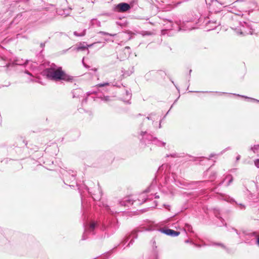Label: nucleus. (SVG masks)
Masks as SVG:
<instances>
[{
	"mask_svg": "<svg viewBox=\"0 0 259 259\" xmlns=\"http://www.w3.org/2000/svg\"><path fill=\"white\" fill-rule=\"evenodd\" d=\"M126 97L125 98V100H128L131 99L132 97V94L130 91H126Z\"/></svg>",
	"mask_w": 259,
	"mask_h": 259,
	"instance_id": "obj_25",
	"label": "nucleus"
},
{
	"mask_svg": "<svg viewBox=\"0 0 259 259\" xmlns=\"http://www.w3.org/2000/svg\"><path fill=\"white\" fill-rule=\"evenodd\" d=\"M257 244L259 245V237L257 239Z\"/></svg>",
	"mask_w": 259,
	"mask_h": 259,
	"instance_id": "obj_44",
	"label": "nucleus"
},
{
	"mask_svg": "<svg viewBox=\"0 0 259 259\" xmlns=\"http://www.w3.org/2000/svg\"><path fill=\"white\" fill-rule=\"evenodd\" d=\"M86 188L87 190L88 191L89 193L91 194L93 198L95 200H98L101 199V196H102V191L101 189L100 188L99 185L96 186L94 190L90 189L87 187H86Z\"/></svg>",
	"mask_w": 259,
	"mask_h": 259,
	"instance_id": "obj_5",
	"label": "nucleus"
},
{
	"mask_svg": "<svg viewBox=\"0 0 259 259\" xmlns=\"http://www.w3.org/2000/svg\"><path fill=\"white\" fill-rule=\"evenodd\" d=\"M240 159V155H238L236 157V160L238 161L239 160V159Z\"/></svg>",
	"mask_w": 259,
	"mask_h": 259,
	"instance_id": "obj_34",
	"label": "nucleus"
},
{
	"mask_svg": "<svg viewBox=\"0 0 259 259\" xmlns=\"http://www.w3.org/2000/svg\"><path fill=\"white\" fill-rule=\"evenodd\" d=\"M214 155H215V154H211L210 155V158L213 157Z\"/></svg>",
	"mask_w": 259,
	"mask_h": 259,
	"instance_id": "obj_39",
	"label": "nucleus"
},
{
	"mask_svg": "<svg viewBox=\"0 0 259 259\" xmlns=\"http://www.w3.org/2000/svg\"><path fill=\"white\" fill-rule=\"evenodd\" d=\"M220 94H225V93L223 92V93H221Z\"/></svg>",
	"mask_w": 259,
	"mask_h": 259,
	"instance_id": "obj_47",
	"label": "nucleus"
},
{
	"mask_svg": "<svg viewBox=\"0 0 259 259\" xmlns=\"http://www.w3.org/2000/svg\"><path fill=\"white\" fill-rule=\"evenodd\" d=\"M29 62V60H24L22 59L17 58L14 61V64L17 65H23Z\"/></svg>",
	"mask_w": 259,
	"mask_h": 259,
	"instance_id": "obj_14",
	"label": "nucleus"
},
{
	"mask_svg": "<svg viewBox=\"0 0 259 259\" xmlns=\"http://www.w3.org/2000/svg\"><path fill=\"white\" fill-rule=\"evenodd\" d=\"M185 227H186V229H187L188 231H191V230L192 228V227L190 225L186 224L185 226Z\"/></svg>",
	"mask_w": 259,
	"mask_h": 259,
	"instance_id": "obj_28",
	"label": "nucleus"
},
{
	"mask_svg": "<svg viewBox=\"0 0 259 259\" xmlns=\"http://www.w3.org/2000/svg\"><path fill=\"white\" fill-rule=\"evenodd\" d=\"M105 208H106V209L109 211V212H110L111 213L113 214L114 213V211H112L111 210L110 208H109V206H108V205H106L105 206Z\"/></svg>",
	"mask_w": 259,
	"mask_h": 259,
	"instance_id": "obj_30",
	"label": "nucleus"
},
{
	"mask_svg": "<svg viewBox=\"0 0 259 259\" xmlns=\"http://www.w3.org/2000/svg\"><path fill=\"white\" fill-rule=\"evenodd\" d=\"M85 32H86L85 29H84L81 32H80L79 33H78L77 31H74V35L76 36H83L85 35Z\"/></svg>",
	"mask_w": 259,
	"mask_h": 259,
	"instance_id": "obj_20",
	"label": "nucleus"
},
{
	"mask_svg": "<svg viewBox=\"0 0 259 259\" xmlns=\"http://www.w3.org/2000/svg\"><path fill=\"white\" fill-rule=\"evenodd\" d=\"M158 119L159 117L155 113H151L146 118L144 119L143 121L145 122L146 119H148L151 120L152 121V124H154V122Z\"/></svg>",
	"mask_w": 259,
	"mask_h": 259,
	"instance_id": "obj_12",
	"label": "nucleus"
},
{
	"mask_svg": "<svg viewBox=\"0 0 259 259\" xmlns=\"http://www.w3.org/2000/svg\"><path fill=\"white\" fill-rule=\"evenodd\" d=\"M100 99L102 101H103L105 102H106V103H108V102H110L113 101L112 98L111 97H109V96H104L103 97H101Z\"/></svg>",
	"mask_w": 259,
	"mask_h": 259,
	"instance_id": "obj_19",
	"label": "nucleus"
},
{
	"mask_svg": "<svg viewBox=\"0 0 259 259\" xmlns=\"http://www.w3.org/2000/svg\"><path fill=\"white\" fill-rule=\"evenodd\" d=\"M172 175L173 176V178H174V180L176 181V179H175V176L173 174H172Z\"/></svg>",
	"mask_w": 259,
	"mask_h": 259,
	"instance_id": "obj_45",
	"label": "nucleus"
},
{
	"mask_svg": "<svg viewBox=\"0 0 259 259\" xmlns=\"http://www.w3.org/2000/svg\"><path fill=\"white\" fill-rule=\"evenodd\" d=\"M58 13H59V15H61L62 16H64V17H66L68 15H69V13H61V12L60 11H58Z\"/></svg>",
	"mask_w": 259,
	"mask_h": 259,
	"instance_id": "obj_32",
	"label": "nucleus"
},
{
	"mask_svg": "<svg viewBox=\"0 0 259 259\" xmlns=\"http://www.w3.org/2000/svg\"><path fill=\"white\" fill-rule=\"evenodd\" d=\"M89 26L90 27L94 26L100 27L101 26V22L97 19H92L90 22Z\"/></svg>",
	"mask_w": 259,
	"mask_h": 259,
	"instance_id": "obj_15",
	"label": "nucleus"
},
{
	"mask_svg": "<svg viewBox=\"0 0 259 259\" xmlns=\"http://www.w3.org/2000/svg\"><path fill=\"white\" fill-rule=\"evenodd\" d=\"M226 179H229V182L227 184V186L229 185L233 181V177L231 175H228L226 177Z\"/></svg>",
	"mask_w": 259,
	"mask_h": 259,
	"instance_id": "obj_24",
	"label": "nucleus"
},
{
	"mask_svg": "<svg viewBox=\"0 0 259 259\" xmlns=\"http://www.w3.org/2000/svg\"><path fill=\"white\" fill-rule=\"evenodd\" d=\"M161 121H160V123H159V128H161Z\"/></svg>",
	"mask_w": 259,
	"mask_h": 259,
	"instance_id": "obj_43",
	"label": "nucleus"
},
{
	"mask_svg": "<svg viewBox=\"0 0 259 259\" xmlns=\"http://www.w3.org/2000/svg\"><path fill=\"white\" fill-rule=\"evenodd\" d=\"M61 173L63 175V181L65 184H67V183H69V181L73 182L75 181L76 174L73 170H69L67 171L64 170Z\"/></svg>",
	"mask_w": 259,
	"mask_h": 259,
	"instance_id": "obj_4",
	"label": "nucleus"
},
{
	"mask_svg": "<svg viewBox=\"0 0 259 259\" xmlns=\"http://www.w3.org/2000/svg\"><path fill=\"white\" fill-rule=\"evenodd\" d=\"M93 45V44H92L91 45H88V46H85L84 45V44H80L77 48H76V50L77 51H80V50H87L88 52V47H91Z\"/></svg>",
	"mask_w": 259,
	"mask_h": 259,
	"instance_id": "obj_17",
	"label": "nucleus"
},
{
	"mask_svg": "<svg viewBox=\"0 0 259 259\" xmlns=\"http://www.w3.org/2000/svg\"><path fill=\"white\" fill-rule=\"evenodd\" d=\"M131 236H132L133 237L136 238H137V232L136 231L133 232L131 234Z\"/></svg>",
	"mask_w": 259,
	"mask_h": 259,
	"instance_id": "obj_31",
	"label": "nucleus"
},
{
	"mask_svg": "<svg viewBox=\"0 0 259 259\" xmlns=\"http://www.w3.org/2000/svg\"><path fill=\"white\" fill-rule=\"evenodd\" d=\"M25 73H27V74H29V75H31V76H32V74H30V73H29L27 71H25Z\"/></svg>",
	"mask_w": 259,
	"mask_h": 259,
	"instance_id": "obj_40",
	"label": "nucleus"
},
{
	"mask_svg": "<svg viewBox=\"0 0 259 259\" xmlns=\"http://www.w3.org/2000/svg\"><path fill=\"white\" fill-rule=\"evenodd\" d=\"M128 238H126L125 239L124 241H123V243L125 244L128 240Z\"/></svg>",
	"mask_w": 259,
	"mask_h": 259,
	"instance_id": "obj_36",
	"label": "nucleus"
},
{
	"mask_svg": "<svg viewBox=\"0 0 259 259\" xmlns=\"http://www.w3.org/2000/svg\"><path fill=\"white\" fill-rule=\"evenodd\" d=\"M40 45H41V47H44L45 46V44H42V43H41V44H40Z\"/></svg>",
	"mask_w": 259,
	"mask_h": 259,
	"instance_id": "obj_42",
	"label": "nucleus"
},
{
	"mask_svg": "<svg viewBox=\"0 0 259 259\" xmlns=\"http://www.w3.org/2000/svg\"><path fill=\"white\" fill-rule=\"evenodd\" d=\"M254 165L257 168H259V159H257L254 161Z\"/></svg>",
	"mask_w": 259,
	"mask_h": 259,
	"instance_id": "obj_29",
	"label": "nucleus"
},
{
	"mask_svg": "<svg viewBox=\"0 0 259 259\" xmlns=\"http://www.w3.org/2000/svg\"><path fill=\"white\" fill-rule=\"evenodd\" d=\"M97 226V224L95 222H91L88 225L84 226V232L82 235V240L86 239L85 236L88 234H94V231Z\"/></svg>",
	"mask_w": 259,
	"mask_h": 259,
	"instance_id": "obj_6",
	"label": "nucleus"
},
{
	"mask_svg": "<svg viewBox=\"0 0 259 259\" xmlns=\"http://www.w3.org/2000/svg\"><path fill=\"white\" fill-rule=\"evenodd\" d=\"M22 14L21 13L18 14L16 17L14 19L11 23V25L14 24H17L21 20Z\"/></svg>",
	"mask_w": 259,
	"mask_h": 259,
	"instance_id": "obj_18",
	"label": "nucleus"
},
{
	"mask_svg": "<svg viewBox=\"0 0 259 259\" xmlns=\"http://www.w3.org/2000/svg\"><path fill=\"white\" fill-rule=\"evenodd\" d=\"M225 5V3H220L217 0H212L210 7L214 12H219L222 9V7Z\"/></svg>",
	"mask_w": 259,
	"mask_h": 259,
	"instance_id": "obj_8",
	"label": "nucleus"
},
{
	"mask_svg": "<svg viewBox=\"0 0 259 259\" xmlns=\"http://www.w3.org/2000/svg\"><path fill=\"white\" fill-rule=\"evenodd\" d=\"M99 33L103 34V35H110V36H114V35H116L115 34H110V33H109L108 32H104V31H100L99 32Z\"/></svg>",
	"mask_w": 259,
	"mask_h": 259,
	"instance_id": "obj_26",
	"label": "nucleus"
},
{
	"mask_svg": "<svg viewBox=\"0 0 259 259\" xmlns=\"http://www.w3.org/2000/svg\"><path fill=\"white\" fill-rule=\"evenodd\" d=\"M176 156V155L175 154V155H171L172 157H175Z\"/></svg>",
	"mask_w": 259,
	"mask_h": 259,
	"instance_id": "obj_49",
	"label": "nucleus"
},
{
	"mask_svg": "<svg viewBox=\"0 0 259 259\" xmlns=\"http://www.w3.org/2000/svg\"><path fill=\"white\" fill-rule=\"evenodd\" d=\"M44 73L48 78L55 81H70L72 79L71 76L62 71L61 67H51L46 69Z\"/></svg>",
	"mask_w": 259,
	"mask_h": 259,
	"instance_id": "obj_1",
	"label": "nucleus"
},
{
	"mask_svg": "<svg viewBox=\"0 0 259 259\" xmlns=\"http://www.w3.org/2000/svg\"><path fill=\"white\" fill-rule=\"evenodd\" d=\"M234 95H236V96H237L242 97L246 98V99H249L251 100V101H255V102H259V100H258L257 99H254V98H249L248 97L244 96H240L239 95H236V94H234Z\"/></svg>",
	"mask_w": 259,
	"mask_h": 259,
	"instance_id": "obj_23",
	"label": "nucleus"
},
{
	"mask_svg": "<svg viewBox=\"0 0 259 259\" xmlns=\"http://www.w3.org/2000/svg\"><path fill=\"white\" fill-rule=\"evenodd\" d=\"M234 230H235V231H236V232L237 234H238V232H237V231L236 230H235V229Z\"/></svg>",
	"mask_w": 259,
	"mask_h": 259,
	"instance_id": "obj_48",
	"label": "nucleus"
},
{
	"mask_svg": "<svg viewBox=\"0 0 259 259\" xmlns=\"http://www.w3.org/2000/svg\"><path fill=\"white\" fill-rule=\"evenodd\" d=\"M239 208L241 209H244L245 208V206L243 204H239Z\"/></svg>",
	"mask_w": 259,
	"mask_h": 259,
	"instance_id": "obj_33",
	"label": "nucleus"
},
{
	"mask_svg": "<svg viewBox=\"0 0 259 259\" xmlns=\"http://www.w3.org/2000/svg\"><path fill=\"white\" fill-rule=\"evenodd\" d=\"M133 239H132V240L130 241V243H128V244L127 245V246H130L131 244H132V243H133Z\"/></svg>",
	"mask_w": 259,
	"mask_h": 259,
	"instance_id": "obj_35",
	"label": "nucleus"
},
{
	"mask_svg": "<svg viewBox=\"0 0 259 259\" xmlns=\"http://www.w3.org/2000/svg\"><path fill=\"white\" fill-rule=\"evenodd\" d=\"M234 29L236 33L239 35H246L247 34H253L254 33V30L252 26L246 22L239 23V26L236 28L232 27Z\"/></svg>",
	"mask_w": 259,
	"mask_h": 259,
	"instance_id": "obj_3",
	"label": "nucleus"
},
{
	"mask_svg": "<svg viewBox=\"0 0 259 259\" xmlns=\"http://www.w3.org/2000/svg\"><path fill=\"white\" fill-rule=\"evenodd\" d=\"M155 198H159V196L158 195H157L156 194H155Z\"/></svg>",
	"mask_w": 259,
	"mask_h": 259,
	"instance_id": "obj_41",
	"label": "nucleus"
},
{
	"mask_svg": "<svg viewBox=\"0 0 259 259\" xmlns=\"http://www.w3.org/2000/svg\"><path fill=\"white\" fill-rule=\"evenodd\" d=\"M211 245H215V246H218L221 247V248H222L223 249H226V246L223 244L221 243H214V242H213V243H212Z\"/></svg>",
	"mask_w": 259,
	"mask_h": 259,
	"instance_id": "obj_22",
	"label": "nucleus"
},
{
	"mask_svg": "<svg viewBox=\"0 0 259 259\" xmlns=\"http://www.w3.org/2000/svg\"><path fill=\"white\" fill-rule=\"evenodd\" d=\"M181 3V2H178V3H177V4L175 5V7H177V6H178L179 5H180V4Z\"/></svg>",
	"mask_w": 259,
	"mask_h": 259,
	"instance_id": "obj_38",
	"label": "nucleus"
},
{
	"mask_svg": "<svg viewBox=\"0 0 259 259\" xmlns=\"http://www.w3.org/2000/svg\"><path fill=\"white\" fill-rule=\"evenodd\" d=\"M207 25L210 27V29H213L216 27V26L220 24V22H218L217 21H209L207 23Z\"/></svg>",
	"mask_w": 259,
	"mask_h": 259,
	"instance_id": "obj_16",
	"label": "nucleus"
},
{
	"mask_svg": "<svg viewBox=\"0 0 259 259\" xmlns=\"http://www.w3.org/2000/svg\"><path fill=\"white\" fill-rule=\"evenodd\" d=\"M141 136L142 138L140 139L141 143L145 144H153L158 146H164L165 143L160 141L157 139L153 138L152 135L148 134L146 132H141Z\"/></svg>",
	"mask_w": 259,
	"mask_h": 259,
	"instance_id": "obj_2",
	"label": "nucleus"
},
{
	"mask_svg": "<svg viewBox=\"0 0 259 259\" xmlns=\"http://www.w3.org/2000/svg\"><path fill=\"white\" fill-rule=\"evenodd\" d=\"M163 232L167 235L171 236H177L180 234V232L176 231L169 229L163 230Z\"/></svg>",
	"mask_w": 259,
	"mask_h": 259,
	"instance_id": "obj_11",
	"label": "nucleus"
},
{
	"mask_svg": "<svg viewBox=\"0 0 259 259\" xmlns=\"http://www.w3.org/2000/svg\"><path fill=\"white\" fill-rule=\"evenodd\" d=\"M109 84V83L108 82H105V83H100V84H98L97 85L98 87H103L104 86H106V85H108Z\"/></svg>",
	"mask_w": 259,
	"mask_h": 259,
	"instance_id": "obj_27",
	"label": "nucleus"
},
{
	"mask_svg": "<svg viewBox=\"0 0 259 259\" xmlns=\"http://www.w3.org/2000/svg\"><path fill=\"white\" fill-rule=\"evenodd\" d=\"M259 149V144L255 145L252 147H251L250 150L252 151L253 153H256Z\"/></svg>",
	"mask_w": 259,
	"mask_h": 259,
	"instance_id": "obj_21",
	"label": "nucleus"
},
{
	"mask_svg": "<svg viewBox=\"0 0 259 259\" xmlns=\"http://www.w3.org/2000/svg\"><path fill=\"white\" fill-rule=\"evenodd\" d=\"M153 187H154V186L153 185H152L145 192H144L140 195V196H139V198L138 200V203L141 204L143 203V202H145L146 201V199H147V198L146 197V193L151 192L153 189Z\"/></svg>",
	"mask_w": 259,
	"mask_h": 259,
	"instance_id": "obj_9",
	"label": "nucleus"
},
{
	"mask_svg": "<svg viewBox=\"0 0 259 259\" xmlns=\"http://www.w3.org/2000/svg\"><path fill=\"white\" fill-rule=\"evenodd\" d=\"M83 61H84V58H83V59H82V62L83 64L84 65V66L85 67H87V66H86V65L84 64Z\"/></svg>",
	"mask_w": 259,
	"mask_h": 259,
	"instance_id": "obj_37",
	"label": "nucleus"
},
{
	"mask_svg": "<svg viewBox=\"0 0 259 259\" xmlns=\"http://www.w3.org/2000/svg\"><path fill=\"white\" fill-rule=\"evenodd\" d=\"M136 200H133L131 199L129 197H127L124 198L123 199H122L121 201L119 202V204L122 206H129L131 205H132L134 204V203H136Z\"/></svg>",
	"mask_w": 259,
	"mask_h": 259,
	"instance_id": "obj_10",
	"label": "nucleus"
},
{
	"mask_svg": "<svg viewBox=\"0 0 259 259\" xmlns=\"http://www.w3.org/2000/svg\"><path fill=\"white\" fill-rule=\"evenodd\" d=\"M131 9L130 5L125 3H121L118 4L115 8V10L119 13L125 12Z\"/></svg>",
	"mask_w": 259,
	"mask_h": 259,
	"instance_id": "obj_7",
	"label": "nucleus"
},
{
	"mask_svg": "<svg viewBox=\"0 0 259 259\" xmlns=\"http://www.w3.org/2000/svg\"><path fill=\"white\" fill-rule=\"evenodd\" d=\"M118 228L117 223L115 219H113L111 223L107 226V229H110L111 231H114Z\"/></svg>",
	"mask_w": 259,
	"mask_h": 259,
	"instance_id": "obj_13",
	"label": "nucleus"
},
{
	"mask_svg": "<svg viewBox=\"0 0 259 259\" xmlns=\"http://www.w3.org/2000/svg\"><path fill=\"white\" fill-rule=\"evenodd\" d=\"M168 21H169L171 24L172 23V21H171L169 20Z\"/></svg>",
	"mask_w": 259,
	"mask_h": 259,
	"instance_id": "obj_46",
	"label": "nucleus"
}]
</instances>
